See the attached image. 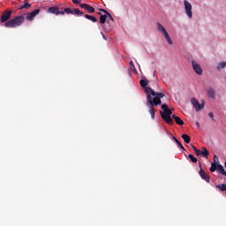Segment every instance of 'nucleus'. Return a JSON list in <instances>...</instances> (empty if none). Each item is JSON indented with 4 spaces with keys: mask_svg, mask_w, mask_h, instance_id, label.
<instances>
[{
    "mask_svg": "<svg viewBox=\"0 0 226 226\" xmlns=\"http://www.w3.org/2000/svg\"><path fill=\"white\" fill-rule=\"evenodd\" d=\"M39 14H40V9H36L26 15V20H34V17H36V15H39Z\"/></svg>",
    "mask_w": 226,
    "mask_h": 226,
    "instance_id": "nucleus-9",
    "label": "nucleus"
},
{
    "mask_svg": "<svg viewBox=\"0 0 226 226\" xmlns=\"http://www.w3.org/2000/svg\"><path fill=\"white\" fill-rule=\"evenodd\" d=\"M208 117H210V119H212V121H216V120L215 119V114H213V112H209V113H208Z\"/></svg>",
    "mask_w": 226,
    "mask_h": 226,
    "instance_id": "nucleus-28",
    "label": "nucleus"
},
{
    "mask_svg": "<svg viewBox=\"0 0 226 226\" xmlns=\"http://www.w3.org/2000/svg\"><path fill=\"white\" fill-rule=\"evenodd\" d=\"M185 14L187 15L188 19H193V12H192V4L187 0L184 1Z\"/></svg>",
    "mask_w": 226,
    "mask_h": 226,
    "instance_id": "nucleus-6",
    "label": "nucleus"
},
{
    "mask_svg": "<svg viewBox=\"0 0 226 226\" xmlns=\"http://www.w3.org/2000/svg\"><path fill=\"white\" fill-rule=\"evenodd\" d=\"M65 11H64H64H59V15H64Z\"/></svg>",
    "mask_w": 226,
    "mask_h": 226,
    "instance_id": "nucleus-35",
    "label": "nucleus"
},
{
    "mask_svg": "<svg viewBox=\"0 0 226 226\" xmlns=\"http://www.w3.org/2000/svg\"><path fill=\"white\" fill-rule=\"evenodd\" d=\"M64 11H65V13L67 14V15H73V11H72V9H70V8H65V9H64Z\"/></svg>",
    "mask_w": 226,
    "mask_h": 226,
    "instance_id": "nucleus-25",
    "label": "nucleus"
},
{
    "mask_svg": "<svg viewBox=\"0 0 226 226\" xmlns=\"http://www.w3.org/2000/svg\"><path fill=\"white\" fill-rule=\"evenodd\" d=\"M80 8H83L84 10H87L88 13H94V7L87 4H80Z\"/></svg>",
    "mask_w": 226,
    "mask_h": 226,
    "instance_id": "nucleus-10",
    "label": "nucleus"
},
{
    "mask_svg": "<svg viewBox=\"0 0 226 226\" xmlns=\"http://www.w3.org/2000/svg\"><path fill=\"white\" fill-rule=\"evenodd\" d=\"M191 103H192V107H194L195 110L197 112H199V111L202 110V109H204V107L206 105V101H204V100L201 101V104H200V102H199V101H197V99L192 98L191 100Z\"/></svg>",
    "mask_w": 226,
    "mask_h": 226,
    "instance_id": "nucleus-5",
    "label": "nucleus"
},
{
    "mask_svg": "<svg viewBox=\"0 0 226 226\" xmlns=\"http://www.w3.org/2000/svg\"><path fill=\"white\" fill-rule=\"evenodd\" d=\"M103 10H105V9H100V11H103Z\"/></svg>",
    "mask_w": 226,
    "mask_h": 226,
    "instance_id": "nucleus-39",
    "label": "nucleus"
},
{
    "mask_svg": "<svg viewBox=\"0 0 226 226\" xmlns=\"http://www.w3.org/2000/svg\"><path fill=\"white\" fill-rule=\"evenodd\" d=\"M183 140L185 142V144H190L192 138L188 134H183L182 135Z\"/></svg>",
    "mask_w": 226,
    "mask_h": 226,
    "instance_id": "nucleus-16",
    "label": "nucleus"
},
{
    "mask_svg": "<svg viewBox=\"0 0 226 226\" xmlns=\"http://www.w3.org/2000/svg\"><path fill=\"white\" fill-rule=\"evenodd\" d=\"M157 29L158 31H161V33H162L169 45H172V39H170V35L169 34V33H167V29H165V26H163V25H162L161 23H157Z\"/></svg>",
    "mask_w": 226,
    "mask_h": 226,
    "instance_id": "nucleus-4",
    "label": "nucleus"
},
{
    "mask_svg": "<svg viewBox=\"0 0 226 226\" xmlns=\"http://www.w3.org/2000/svg\"><path fill=\"white\" fill-rule=\"evenodd\" d=\"M173 139L175 140L176 144L177 145V147H180V149H183L185 151V147L183 146V144H181V142L179 141V139H177L176 137L173 136Z\"/></svg>",
    "mask_w": 226,
    "mask_h": 226,
    "instance_id": "nucleus-20",
    "label": "nucleus"
},
{
    "mask_svg": "<svg viewBox=\"0 0 226 226\" xmlns=\"http://www.w3.org/2000/svg\"><path fill=\"white\" fill-rule=\"evenodd\" d=\"M29 8H31V4L27 2V0H25L23 4L19 6V10H29Z\"/></svg>",
    "mask_w": 226,
    "mask_h": 226,
    "instance_id": "nucleus-13",
    "label": "nucleus"
},
{
    "mask_svg": "<svg viewBox=\"0 0 226 226\" xmlns=\"http://www.w3.org/2000/svg\"><path fill=\"white\" fill-rule=\"evenodd\" d=\"M175 122L177 124H178V126H183V124H185V122L179 117L175 120Z\"/></svg>",
    "mask_w": 226,
    "mask_h": 226,
    "instance_id": "nucleus-23",
    "label": "nucleus"
},
{
    "mask_svg": "<svg viewBox=\"0 0 226 226\" xmlns=\"http://www.w3.org/2000/svg\"><path fill=\"white\" fill-rule=\"evenodd\" d=\"M192 70L197 73V75H202V67H200V64L197 63V61L192 60Z\"/></svg>",
    "mask_w": 226,
    "mask_h": 226,
    "instance_id": "nucleus-8",
    "label": "nucleus"
},
{
    "mask_svg": "<svg viewBox=\"0 0 226 226\" xmlns=\"http://www.w3.org/2000/svg\"><path fill=\"white\" fill-rule=\"evenodd\" d=\"M189 158L191 159V162H192V163H197L198 160L195 156H193V154H190Z\"/></svg>",
    "mask_w": 226,
    "mask_h": 226,
    "instance_id": "nucleus-24",
    "label": "nucleus"
},
{
    "mask_svg": "<svg viewBox=\"0 0 226 226\" xmlns=\"http://www.w3.org/2000/svg\"><path fill=\"white\" fill-rule=\"evenodd\" d=\"M218 169V164L216 162H212L211 167L209 169L210 172H215Z\"/></svg>",
    "mask_w": 226,
    "mask_h": 226,
    "instance_id": "nucleus-17",
    "label": "nucleus"
},
{
    "mask_svg": "<svg viewBox=\"0 0 226 226\" xmlns=\"http://www.w3.org/2000/svg\"><path fill=\"white\" fill-rule=\"evenodd\" d=\"M224 167H225V169H226V161H225V162H224Z\"/></svg>",
    "mask_w": 226,
    "mask_h": 226,
    "instance_id": "nucleus-40",
    "label": "nucleus"
},
{
    "mask_svg": "<svg viewBox=\"0 0 226 226\" xmlns=\"http://www.w3.org/2000/svg\"><path fill=\"white\" fill-rule=\"evenodd\" d=\"M148 84H149V79H146V78L139 80V85L142 87H145V90H146L147 87H147Z\"/></svg>",
    "mask_w": 226,
    "mask_h": 226,
    "instance_id": "nucleus-14",
    "label": "nucleus"
},
{
    "mask_svg": "<svg viewBox=\"0 0 226 226\" xmlns=\"http://www.w3.org/2000/svg\"><path fill=\"white\" fill-rule=\"evenodd\" d=\"M192 148L193 149V151L195 152V149H198L197 147H195V146L191 145Z\"/></svg>",
    "mask_w": 226,
    "mask_h": 226,
    "instance_id": "nucleus-38",
    "label": "nucleus"
},
{
    "mask_svg": "<svg viewBox=\"0 0 226 226\" xmlns=\"http://www.w3.org/2000/svg\"><path fill=\"white\" fill-rule=\"evenodd\" d=\"M85 19H87V20H91L92 22H98V19H96L89 14H86Z\"/></svg>",
    "mask_w": 226,
    "mask_h": 226,
    "instance_id": "nucleus-19",
    "label": "nucleus"
},
{
    "mask_svg": "<svg viewBox=\"0 0 226 226\" xmlns=\"http://www.w3.org/2000/svg\"><path fill=\"white\" fill-rule=\"evenodd\" d=\"M107 22V15L101 14L100 16V24H105Z\"/></svg>",
    "mask_w": 226,
    "mask_h": 226,
    "instance_id": "nucleus-21",
    "label": "nucleus"
},
{
    "mask_svg": "<svg viewBox=\"0 0 226 226\" xmlns=\"http://www.w3.org/2000/svg\"><path fill=\"white\" fill-rule=\"evenodd\" d=\"M145 93L147 94V107H148L149 114L151 115L152 119H154V114L156 109L154 107H158V105H162V98L165 97V94L160 92H154L153 88L147 87L145 89Z\"/></svg>",
    "mask_w": 226,
    "mask_h": 226,
    "instance_id": "nucleus-1",
    "label": "nucleus"
},
{
    "mask_svg": "<svg viewBox=\"0 0 226 226\" xmlns=\"http://www.w3.org/2000/svg\"><path fill=\"white\" fill-rule=\"evenodd\" d=\"M109 20L111 21V22H114V18L112 17V14H108V22H109Z\"/></svg>",
    "mask_w": 226,
    "mask_h": 226,
    "instance_id": "nucleus-29",
    "label": "nucleus"
},
{
    "mask_svg": "<svg viewBox=\"0 0 226 226\" xmlns=\"http://www.w3.org/2000/svg\"><path fill=\"white\" fill-rule=\"evenodd\" d=\"M207 94L209 98H212V100H215V98H216V92L212 87L207 89Z\"/></svg>",
    "mask_w": 226,
    "mask_h": 226,
    "instance_id": "nucleus-12",
    "label": "nucleus"
},
{
    "mask_svg": "<svg viewBox=\"0 0 226 226\" xmlns=\"http://www.w3.org/2000/svg\"><path fill=\"white\" fill-rule=\"evenodd\" d=\"M155 73H156V71H154V75H155Z\"/></svg>",
    "mask_w": 226,
    "mask_h": 226,
    "instance_id": "nucleus-41",
    "label": "nucleus"
},
{
    "mask_svg": "<svg viewBox=\"0 0 226 226\" xmlns=\"http://www.w3.org/2000/svg\"><path fill=\"white\" fill-rule=\"evenodd\" d=\"M171 117H172V119H174V120L176 121V119H177L178 117H177L176 115H172Z\"/></svg>",
    "mask_w": 226,
    "mask_h": 226,
    "instance_id": "nucleus-36",
    "label": "nucleus"
},
{
    "mask_svg": "<svg viewBox=\"0 0 226 226\" xmlns=\"http://www.w3.org/2000/svg\"><path fill=\"white\" fill-rule=\"evenodd\" d=\"M162 109L163 110L160 111L162 119H163V121H165L167 124H174V120L172 119V117H170V116H172V110L169 109V106H167V104H162Z\"/></svg>",
    "mask_w": 226,
    "mask_h": 226,
    "instance_id": "nucleus-3",
    "label": "nucleus"
},
{
    "mask_svg": "<svg viewBox=\"0 0 226 226\" xmlns=\"http://www.w3.org/2000/svg\"><path fill=\"white\" fill-rule=\"evenodd\" d=\"M226 66V62H221L219 63V64L217 65V70L220 71V70H223V68H225Z\"/></svg>",
    "mask_w": 226,
    "mask_h": 226,
    "instance_id": "nucleus-22",
    "label": "nucleus"
},
{
    "mask_svg": "<svg viewBox=\"0 0 226 226\" xmlns=\"http://www.w3.org/2000/svg\"><path fill=\"white\" fill-rule=\"evenodd\" d=\"M72 11L74 15H84V12L80 11L79 9H74Z\"/></svg>",
    "mask_w": 226,
    "mask_h": 226,
    "instance_id": "nucleus-26",
    "label": "nucleus"
},
{
    "mask_svg": "<svg viewBox=\"0 0 226 226\" xmlns=\"http://www.w3.org/2000/svg\"><path fill=\"white\" fill-rule=\"evenodd\" d=\"M72 3H74V4H80L81 0H72Z\"/></svg>",
    "mask_w": 226,
    "mask_h": 226,
    "instance_id": "nucleus-31",
    "label": "nucleus"
},
{
    "mask_svg": "<svg viewBox=\"0 0 226 226\" xmlns=\"http://www.w3.org/2000/svg\"><path fill=\"white\" fill-rule=\"evenodd\" d=\"M48 13H52L53 15H59V7L57 6L49 7L48 9Z\"/></svg>",
    "mask_w": 226,
    "mask_h": 226,
    "instance_id": "nucleus-11",
    "label": "nucleus"
},
{
    "mask_svg": "<svg viewBox=\"0 0 226 226\" xmlns=\"http://www.w3.org/2000/svg\"><path fill=\"white\" fill-rule=\"evenodd\" d=\"M102 11H103V13H105V14H106V16H108V15H109V14H110V12L107 11L105 9H104V10H102Z\"/></svg>",
    "mask_w": 226,
    "mask_h": 226,
    "instance_id": "nucleus-33",
    "label": "nucleus"
},
{
    "mask_svg": "<svg viewBox=\"0 0 226 226\" xmlns=\"http://www.w3.org/2000/svg\"><path fill=\"white\" fill-rule=\"evenodd\" d=\"M194 153L196 154L197 156H202V150H200L199 148L195 149Z\"/></svg>",
    "mask_w": 226,
    "mask_h": 226,
    "instance_id": "nucleus-27",
    "label": "nucleus"
},
{
    "mask_svg": "<svg viewBox=\"0 0 226 226\" xmlns=\"http://www.w3.org/2000/svg\"><path fill=\"white\" fill-rule=\"evenodd\" d=\"M218 162V156H216V154H214V162Z\"/></svg>",
    "mask_w": 226,
    "mask_h": 226,
    "instance_id": "nucleus-34",
    "label": "nucleus"
},
{
    "mask_svg": "<svg viewBox=\"0 0 226 226\" xmlns=\"http://www.w3.org/2000/svg\"><path fill=\"white\" fill-rule=\"evenodd\" d=\"M101 34H102L103 40H106V41H107V36H105V34H103V32H101Z\"/></svg>",
    "mask_w": 226,
    "mask_h": 226,
    "instance_id": "nucleus-32",
    "label": "nucleus"
},
{
    "mask_svg": "<svg viewBox=\"0 0 226 226\" xmlns=\"http://www.w3.org/2000/svg\"><path fill=\"white\" fill-rule=\"evenodd\" d=\"M201 155L203 156V158L207 159V157L209 156V151L207 150V148H206V147L202 148Z\"/></svg>",
    "mask_w": 226,
    "mask_h": 226,
    "instance_id": "nucleus-15",
    "label": "nucleus"
},
{
    "mask_svg": "<svg viewBox=\"0 0 226 226\" xmlns=\"http://www.w3.org/2000/svg\"><path fill=\"white\" fill-rule=\"evenodd\" d=\"M11 11H4L0 19L1 22L4 23V27H20V26L26 22V17L20 15L10 19H11Z\"/></svg>",
    "mask_w": 226,
    "mask_h": 226,
    "instance_id": "nucleus-2",
    "label": "nucleus"
},
{
    "mask_svg": "<svg viewBox=\"0 0 226 226\" xmlns=\"http://www.w3.org/2000/svg\"><path fill=\"white\" fill-rule=\"evenodd\" d=\"M200 171L199 174L201 177V179H203L204 181H206V183H209L211 181V177H209V175H207V173H206V171H204V170L202 169V164L200 163Z\"/></svg>",
    "mask_w": 226,
    "mask_h": 226,
    "instance_id": "nucleus-7",
    "label": "nucleus"
},
{
    "mask_svg": "<svg viewBox=\"0 0 226 226\" xmlns=\"http://www.w3.org/2000/svg\"><path fill=\"white\" fill-rule=\"evenodd\" d=\"M196 126L197 128H200V124H199V122H196Z\"/></svg>",
    "mask_w": 226,
    "mask_h": 226,
    "instance_id": "nucleus-37",
    "label": "nucleus"
},
{
    "mask_svg": "<svg viewBox=\"0 0 226 226\" xmlns=\"http://www.w3.org/2000/svg\"><path fill=\"white\" fill-rule=\"evenodd\" d=\"M215 188H217L221 192H226V184L217 185H215Z\"/></svg>",
    "mask_w": 226,
    "mask_h": 226,
    "instance_id": "nucleus-18",
    "label": "nucleus"
},
{
    "mask_svg": "<svg viewBox=\"0 0 226 226\" xmlns=\"http://www.w3.org/2000/svg\"><path fill=\"white\" fill-rule=\"evenodd\" d=\"M131 70H135V64H133V61L130 62Z\"/></svg>",
    "mask_w": 226,
    "mask_h": 226,
    "instance_id": "nucleus-30",
    "label": "nucleus"
}]
</instances>
